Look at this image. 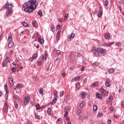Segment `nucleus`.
Returning a JSON list of instances; mask_svg holds the SVG:
<instances>
[{"instance_id":"obj_16","label":"nucleus","mask_w":124,"mask_h":124,"mask_svg":"<svg viewBox=\"0 0 124 124\" xmlns=\"http://www.w3.org/2000/svg\"><path fill=\"white\" fill-rule=\"evenodd\" d=\"M99 51L101 54H104V53H106V49L103 48L99 49Z\"/></svg>"},{"instance_id":"obj_5","label":"nucleus","mask_w":124,"mask_h":124,"mask_svg":"<svg viewBox=\"0 0 124 124\" xmlns=\"http://www.w3.org/2000/svg\"><path fill=\"white\" fill-rule=\"evenodd\" d=\"M100 93H102L103 96H106L107 93L106 92H105V90L103 89V88H100Z\"/></svg>"},{"instance_id":"obj_43","label":"nucleus","mask_w":124,"mask_h":124,"mask_svg":"<svg viewBox=\"0 0 124 124\" xmlns=\"http://www.w3.org/2000/svg\"><path fill=\"white\" fill-rule=\"evenodd\" d=\"M62 77H63V78L65 77V74L64 73V72L62 71Z\"/></svg>"},{"instance_id":"obj_10","label":"nucleus","mask_w":124,"mask_h":124,"mask_svg":"<svg viewBox=\"0 0 124 124\" xmlns=\"http://www.w3.org/2000/svg\"><path fill=\"white\" fill-rule=\"evenodd\" d=\"M5 107L4 108V112L5 113H7V112H8V106H7V103H5Z\"/></svg>"},{"instance_id":"obj_54","label":"nucleus","mask_w":124,"mask_h":124,"mask_svg":"<svg viewBox=\"0 0 124 124\" xmlns=\"http://www.w3.org/2000/svg\"><path fill=\"white\" fill-rule=\"evenodd\" d=\"M67 115H68V112L66 111L65 113L64 114V116L66 117V116H67Z\"/></svg>"},{"instance_id":"obj_50","label":"nucleus","mask_w":124,"mask_h":124,"mask_svg":"<svg viewBox=\"0 0 124 124\" xmlns=\"http://www.w3.org/2000/svg\"><path fill=\"white\" fill-rule=\"evenodd\" d=\"M106 87H107L108 88H109L110 87V86H111V85H110V83H107L105 84Z\"/></svg>"},{"instance_id":"obj_19","label":"nucleus","mask_w":124,"mask_h":124,"mask_svg":"<svg viewBox=\"0 0 124 124\" xmlns=\"http://www.w3.org/2000/svg\"><path fill=\"white\" fill-rule=\"evenodd\" d=\"M113 44H114V42H111V43H106L105 45L106 47H109V46H111V45H113Z\"/></svg>"},{"instance_id":"obj_47","label":"nucleus","mask_w":124,"mask_h":124,"mask_svg":"<svg viewBox=\"0 0 124 124\" xmlns=\"http://www.w3.org/2000/svg\"><path fill=\"white\" fill-rule=\"evenodd\" d=\"M7 88H8L7 85H6L4 86V90H5L6 93V92H7Z\"/></svg>"},{"instance_id":"obj_3","label":"nucleus","mask_w":124,"mask_h":124,"mask_svg":"<svg viewBox=\"0 0 124 124\" xmlns=\"http://www.w3.org/2000/svg\"><path fill=\"white\" fill-rule=\"evenodd\" d=\"M3 7L6 9H9V8H11V7H12V4H8V1H7V3L4 5Z\"/></svg>"},{"instance_id":"obj_23","label":"nucleus","mask_w":124,"mask_h":124,"mask_svg":"<svg viewBox=\"0 0 124 124\" xmlns=\"http://www.w3.org/2000/svg\"><path fill=\"white\" fill-rule=\"evenodd\" d=\"M11 13H12V10H8L6 12V15L8 16L9 14H11Z\"/></svg>"},{"instance_id":"obj_61","label":"nucleus","mask_w":124,"mask_h":124,"mask_svg":"<svg viewBox=\"0 0 124 124\" xmlns=\"http://www.w3.org/2000/svg\"><path fill=\"white\" fill-rule=\"evenodd\" d=\"M108 124H111V120L108 119Z\"/></svg>"},{"instance_id":"obj_64","label":"nucleus","mask_w":124,"mask_h":124,"mask_svg":"<svg viewBox=\"0 0 124 124\" xmlns=\"http://www.w3.org/2000/svg\"><path fill=\"white\" fill-rule=\"evenodd\" d=\"M81 77H77L76 78V80H79V79H80V78Z\"/></svg>"},{"instance_id":"obj_7","label":"nucleus","mask_w":124,"mask_h":124,"mask_svg":"<svg viewBox=\"0 0 124 124\" xmlns=\"http://www.w3.org/2000/svg\"><path fill=\"white\" fill-rule=\"evenodd\" d=\"M38 56V55H37V54H34L32 55V57L29 59V60L30 61H33V60H35V59H36V58H37Z\"/></svg>"},{"instance_id":"obj_56","label":"nucleus","mask_w":124,"mask_h":124,"mask_svg":"<svg viewBox=\"0 0 124 124\" xmlns=\"http://www.w3.org/2000/svg\"><path fill=\"white\" fill-rule=\"evenodd\" d=\"M110 82V80H109L108 79H107L106 80V82L105 84H107V83H109V82Z\"/></svg>"},{"instance_id":"obj_29","label":"nucleus","mask_w":124,"mask_h":124,"mask_svg":"<svg viewBox=\"0 0 124 124\" xmlns=\"http://www.w3.org/2000/svg\"><path fill=\"white\" fill-rule=\"evenodd\" d=\"M39 92L40 94H43L44 92H43V89L42 88H41L39 90Z\"/></svg>"},{"instance_id":"obj_34","label":"nucleus","mask_w":124,"mask_h":124,"mask_svg":"<svg viewBox=\"0 0 124 124\" xmlns=\"http://www.w3.org/2000/svg\"><path fill=\"white\" fill-rule=\"evenodd\" d=\"M76 88L78 89V90H79V89H80V83L79 82H78L77 83Z\"/></svg>"},{"instance_id":"obj_63","label":"nucleus","mask_w":124,"mask_h":124,"mask_svg":"<svg viewBox=\"0 0 124 124\" xmlns=\"http://www.w3.org/2000/svg\"><path fill=\"white\" fill-rule=\"evenodd\" d=\"M114 118H115V119H119V116L118 115H115L114 116Z\"/></svg>"},{"instance_id":"obj_62","label":"nucleus","mask_w":124,"mask_h":124,"mask_svg":"<svg viewBox=\"0 0 124 124\" xmlns=\"http://www.w3.org/2000/svg\"><path fill=\"white\" fill-rule=\"evenodd\" d=\"M84 69H85V68H84V66H82L80 70H81V71H83L84 70Z\"/></svg>"},{"instance_id":"obj_8","label":"nucleus","mask_w":124,"mask_h":124,"mask_svg":"<svg viewBox=\"0 0 124 124\" xmlns=\"http://www.w3.org/2000/svg\"><path fill=\"white\" fill-rule=\"evenodd\" d=\"M9 82L11 86H12V85H13V78H12V77H9Z\"/></svg>"},{"instance_id":"obj_17","label":"nucleus","mask_w":124,"mask_h":124,"mask_svg":"<svg viewBox=\"0 0 124 124\" xmlns=\"http://www.w3.org/2000/svg\"><path fill=\"white\" fill-rule=\"evenodd\" d=\"M75 34L73 33H71L70 35L68 36L69 39H71V38H74Z\"/></svg>"},{"instance_id":"obj_26","label":"nucleus","mask_w":124,"mask_h":124,"mask_svg":"<svg viewBox=\"0 0 124 124\" xmlns=\"http://www.w3.org/2000/svg\"><path fill=\"white\" fill-rule=\"evenodd\" d=\"M50 29L53 32L55 31V26L54 25H51V26H50Z\"/></svg>"},{"instance_id":"obj_18","label":"nucleus","mask_w":124,"mask_h":124,"mask_svg":"<svg viewBox=\"0 0 124 124\" xmlns=\"http://www.w3.org/2000/svg\"><path fill=\"white\" fill-rule=\"evenodd\" d=\"M108 4H109V1L108 0H106L104 3V6L105 7H107V6H108Z\"/></svg>"},{"instance_id":"obj_1","label":"nucleus","mask_w":124,"mask_h":124,"mask_svg":"<svg viewBox=\"0 0 124 124\" xmlns=\"http://www.w3.org/2000/svg\"><path fill=\"white\" fill-rule=\"evenodd\" d=\"M37 3L36 0H30L26 3L23 4V7L24 8L25 12L27 13H32L33 10L37 7Z\"/></svg>"},{"instance_id":"obj_58","label":"nucleus","mask_w":124,"mask_h":124,"mask_svg":"<svg viewBox=\"0 0 124 124\" xmlns=\"http://www.w3.org/2000/svg\"><path fill=\"white\" fill-rule=\"evenodd\" d=\"M83 119V117L81 116H78V120H82Z\"/></svg>"},{"instance_id":"obj_46","label":"nucleus","mask_w":124,"mask_h":124,"mask_svg":"<svg viewBox=\"0 0 124 124\" xmlns=\"http://www.w3.org/2000/svg\"><path fill=\"white\" fill-rule=\"evenodd\" d=\"M102 113H99L97 115V117H98V118H100V117H102Z\"/></svg>"},{"instance_id":"obj_53","label":"nucleus","mask_w":124,"mask_h":124,"mask_svg":"<svg viewBox=\"0 0 124 124\" xmlns=\"http://www.w3.org/2000/svg\"><path fill=\"white\" fill-rule=\"evenodd\" d=\"M117 46H118V47H121V46H122V44H121V43H118V44H117Z\"/></svg>"},{"instance_id":"obj_27","label":"nucleus","mask_w":124,"mask_h":124,"mask_svg":"<svg viewBox=\"0 0 124 124\" xmlns=\"http://www.w3.org/2000/svg\"><path fill=\"white\" fill-rule=\"evenodd\" d=\"M16 88L17 89H21L22 88V85L20 84H17Z\"/></svg>"},{"instance_id":"obj_52","label":"nucleus","mask_w":124,"mask_h":124,"mask_svg":"<svg viewBox=\"0 0 124 124\" xmlns=\"http://www.w3.org/2000/svg\"><path fill=\"white\" fill-rule=\"evenodd\" d=\"M14 53V52H13V50L11 49L10 50V55H13V53Z\"/></svg>"},{"instance_id":"obj_45","label":"nucleus","mask_w":124,"mask_h":124,"mask_svg":"<svg viewBox=\"0 0 124 124\" xmlns=\"http://www.w3.org/2000/svg\"><path fill=\"white\" fill-rule=\"evenodd\" d=\"M56 54L57 55H60V54H61V51L60 50H57L56 51Z\"/></svg>"},{"instance_id":"obj_37","label":"nucleus","mask_w":124,"mask_h":124,"mask_svg":"<svg viewBox=\"0 0 124 124\" xmlns=\"http://www.w3.org/2000/svg\"><path fill=\"white\" fill-rule=\"evenodd\" d=\"M14 104L15 106V108H16V109H17L18 106V103H17V102H14Z\"/></svg>"},{"instance_id":"obj_39","label":"nucleus","mask_w":124,"mask_h":124,"mask_svg":"<svg viewBox=\"0 0 124 124\" xmlns=\"http://www.w3.org/2000/svg\"><path fill=\"white\" fill-rule=\"evenodd\" d=\"M114 72V70L113 68H110L108 70V73H113Z\"/></svg>"},{"instance_id":"obj_12","label":"nucleus","mask_w":124,"mask_h":124,"mask_svg":"<svg viewBox=\"0 0 124 124\" xmlns=\"http://www.w3.org/2000/svg\"><path fill=\"white\" fill-rule=\"evenodd\" d=\"M13 45H14V43H13V42H12V41L9 42V44L8 45V47L9 48H11V47L13 46Z\"/></svg>"},{"instance_id":"obj_2","label":"nucleus","mask_w":124,"mask_h":124,"mask_svg":"<svg viewBox=\"0 0 124 124\" xmlns=\"http://www.w3.org/2000/svg\"><path fill=\"white\" fill-rule=\"evenodd\" d=\"M92 51L93 52V55L95 57H98L99 56V48H92Z\"/></svg>"},{"instance_id":"obj_25","label":"nucleus","mask_w":124,"mask_h":124,"mask_svg":"<svg viewBox=\"0 0 124 124\" xmlns=\"http://www.w3.org/2000/svg\"><path fill=\"white\" fill-rule=\"evenodd\" d=\"M93 111H94V112H96V111H97V105H95L93 107Z\"/></svg>"},{"instance_id":"obj_49","label":"nucleus","mask_w":124,"mask_h":124,"mask_svg":"<svg viewBox=\"0 0 124 124\" xmlns=\"http://www.w3.org/2000/svg\"><path fill=\"white\" fill-rule=\"evenodd\" d=\"M32 25H33V26L34 27V28H35V21H33L32 22Z\"/></svg>"},{"instance_id":"obj_24","label":"nucleus","mask_w":124,"mask_h":124,"mask_svg":"<svg viewBox=\"0 0 124 124\" xmlns=\"http://www.w3.org/2000/svg\"><path fill=\"white\" fill-rule=\"evenodd\" d=\"M79 96H80V97H82V98H85V97L86 96V93H82L80 94Z\"/></svg>"},{"instance_id":"obj_32","label":"nucleus","mask_w":124,"mask_h":124,"mask_svg":"<svg viewBox=\"0 0 124 124\" xmlns=\"http://www.w3.org/2000/svg\"><path fill=\"white\" fill-rule=\"evenodd\" d=\"M98 16L99 18H100L102 16V12L101 11H99L98 14Z\"/></svg>"},{"instance_id":"obj_42","label":"nucleus","mask_w":124,"mask_h":124,"mask_svg":"<svg viewBox=\"0 0 124 124\" xmlns=\"http://www.w3.org/2000/svg\"><path fill=\"white\" fill-rule=\"evenodd\" d=\"M5 61L7 62H9V61H10L9 57H6V58L5 59Z\"/></svg>"},{"instance_id":"obj_30","label":"nucleus","mask_w":124,"mask_h":124,"mask_svg":"<svg viewBox=\"0 0 124 124\" xmlns=\"http://www.w3.org/2000/svg\"><path fill=\"white\" fill-rule=\"evenodd\" d=\"M68 19V14H66L64 18V21H66Z\"/></svg>"},{"instance_id":"obj_59","label":"nucleus","mask_w":124,"mask_h":124,"mask_svg":"<svg viewBox=\"0 0 124 124\" xmlns=\"http://www.w3.org/2000/svg\"><path fill=\"white\" fill-rule=\"evenodd\" d=\"M41 64H42V62H38V65H41Z\"/></svg>"},{"instance_id":"obj_55","label":"nucleus","mask_w":124,"mask_h":124,"mask_svg":"<svg viewBox=\"0 0 124 124\" xmlns=\"http://www.w3.org/2000/svg\"><path fill=\"white\" fill-rule=\"evenodd\" d=\"M60 29H61V25H58L57 26V30H60Z\"/></svg>"},{"instance_id":"obj_15","label":"nucleus","mask_w":124,"mask_h":124,"mask_svg":"<svg viewBox=\"0 0 124 124\" xmlns=\"http://www.w3.org/2000/svg\"><path fill=\"white\" fill-rule=\"evenodd\" d=\"M39 42H40V44H43L44 43V39H42L41 37L38 38Z\"/></svg>"},{"instance_id":"obj_31","label":"nucleus","mask_w":124,"mask_h":124,"mask_svg":"<svg viewBox=\"0 0 124 124\" xmlns=\"http://www.w3.org/2000/svg\"><path fill=\"white\" fill-rule=\"evenodd\" d=\"M13 97L16 100H18L19 99V96H18L17 95H14Z\"/></svg>"},{"instance_id":"obj_60","label":"nucleus","mask_w":124,"mask_h":124,"mask_svg":"<svg viewBox=\"0 0 124 124\" xmlns=\"http://www.w3.org/2000/svg\"><path fill=\"white\" fill-rule=\"evenodd\" d=\"M40 106V105H39V104H37L35 105L36 108H39Z\"/></svg>"},{"instance_id":"obj_4","label":"nucleus","mask_w":124,"mask_h":124,"mask_svg":"<svg viewBox=\"0 0 124 124\" xmlns=\"http://www.w3.org/2000/svg\"><path fill=\"white\" fill-rule=\"evenodd\" d=\"M30 100H31V99L29 97H24V105H27V104H29Z\"/></svg>"},{"instance_id":"obj_13","label":"nucleus","mask_w":124,"mask_h":124,"mask_svg":"<svg viewBox=\"0 0 124 124\" xmlns=\"http://www.w3.org/2000/svg\"><path fill=\"white\" fill-rule=\"evenodd\" d=\"M94 86V87H98L99 86V81H95L93 83V85H92V87Z\"/></svg>"},{"instance_id":"obj_22","label":"nucleus","mask_w":124,"mask_h":124,"mask_svg":"<svg viewBox=\"0 0 124 124\" xmlns=\"http://www.w3.org/2000/svg\"><path fill=\"white\" fill-rule=\"evenodd\" d=\"M37 15L40 16V17H42L43 16V14H42V11L41 10H39L37 12Z\"/></svg>"},{"instance_id":"obj_57","label":"nucleus","mask_w":124,"mask_h":124,"mask_svg":"<svg viewBox=\"0 0 124 124\" xmlns=\"http://www.w3.org/2000/svg\"><path fill=\"white\" fill-rule=\"evenodd\" d=\"M3 36V33H1L0 34V39H1V37Z\"/></svg>"},{"instance_id":"obj_35","label":"nucleus","mask_w":124,"mask_h":124,"mask_svg":"<svg viewBox=\"0 0 124 124\" xmlns=\"http://www.w3.org/2000/svg\"><path fill=\"white\" fill-rule=\"evenodd\" d=\"M112 100H113V96H109L108 98V101L109 102H111Z\"/></svg>"},{"instance_id":"obj_21","label":"nucleus","mask_w":124,"mask_h":124,"mask_svg":"<svg viewBox=\"0 0 124 124\" xmlns=\"http://www.w3.org/2000/svg\"><path fill=\"white\" fill-rule=\"evenodd\" d=\"M86 105V102H82L80 104V108H84V107Z\"/></svg>"},{"instance_id":"obj_14","label":"nucleus","mask_w":124,"mask_h":124,"mask_svg":"<svg viewBox=\"0 0 124 124\" xmlns=\"http://www.w3.org/2000/svg\"><path fill=\"white\" fill-rule=\"evenodd\" d=\"M60 34H61V31H59L57 32V41H59V40H60Z\"/></svg>"},{"instance_id":"obj_38","label":"nucleus","mask_w":124,"mask_h":124,"mask_svg":"<svg viewBox=\"0 0 124 124\" xmlns=\"http://www.w3.org/2000/svg\"><path fill=\"white\" fill-rule=\"evenodd\" d=\"M35 117L36 118L37 120H40V118H39V116H38V115L37 114V113H35Z\"/></svg>"},{"instance_id":"obj_6","label":"nucleus","mask_w":124,"mask_h":124,"mask_svg":"<svg viewBox=\"0 0 124 124\" xmlns=\"http://www.w3.org/2000/svg\"><path fill=\"white\" fill-rule=\"evenodd\" d=\"M44 53H45V56H42V60H44L45 59V61H46L47 60V58H48V53H47V51L45 50Z\"/></svg>"},{"instance_id":"obj_51","label":"nucleus","mask_w":124,"mask_h":124,"mask_svg":"<svg viewBox=\"0 0 124 124\" xmlns=\"http://www.w3.org/2000/svg\"><path fill=\"white\" fill-rule=\"evenodd\" d=\"M12 70L13 71V72H15V71L16 70V68H15V67H14L12 68Z\"/></svg>"},{"instance_id":"obj_44","label":"nucleus","mask_w":124,"mask_h":124,"mask_svg":"<svg viewBox=\"0 0 124 124\" xmlns=\"http://www.w3.org/2000/svg\"><path fill=\"white\" fill-rule=\"evenodd\" d=\"M81 112H82L81 109H78L77 111V115H80V114H81Z\"/></svg>"},{"instance_id":"obj_41","label":"nucleus","mask_w":124,"mask_h":124,"mask_svg":"<svg viewBox=\"0 0 124 124\" xmlns=\"http://www.w3.org/2000/svg\"><path fill=\"white\" fill-rule=\"evenodd\" d=\"M92 66H93V67H95V66H97V62H95L92 64Z\"/></svg>"},{"instance_id":"obj_40","label":"nucleus","mask_w":124,"mask_h":124,"mask_svg":"<svg viewBox=\"0 0 124 124\" xmlns=\"http://www.w3.org/2000/svg\"><path fill=\"white\" fill-rule=\"evenodd\" d=\"M8 40L9 42L12 41V36H9L8 38Z\"/></svg>"},{"instance_id":"obj_28","label":"nucleus","mask_w":124,"mask_h":124,"mask_svg":"<svg viewBox=\"0 0 124 124\" xmlns=\"http://www.w3.org/2000/svg\"><path fill=\"white\" fill-rule=\"evenodd\" d=\"M22 26L24 28H27V27H28V26H29V25L28 24H27V23H26V22H22Z\"/></svg>"},{"instance_id":"obj_36","label":"nucleus","mask_w":124,"mask_h":124,"mask_svg":"<svg viewBox=\"0 0 124 124\" xmlns=\"http://www.w3.org/2000/svg\"><path fill=\"white\" fill-rule=\"evenodd\" d=\"M51 108H49L47 109V114H48V115H51L52 114V113L51 112Z\"/></svg>"},{"instance_id":"obj_48","label":"nucleus","mask_w":124,"mask_h":124,"mask_svg":"<svg viewBox=\"0 0 124 124\" xmlns=\"http://www.w3.org/2000/svg\"><path fill=\"white\" fill-rule=\"evenodd\" d=\"M2 66H3V67H5V66H6V63H5V62H3Z\"/></svg>"},{"instance_id":"obj_9","label":"nucleus","mask_w":124,"mask_h":124,"mask_svg":"<svg viewBox=\"0 0 124 124\" xmlns=\"http://www.w3.org/2000/svg\"><path fill=\"white\" fill-rule=\"evenodd\" d=\"M57 100H58V98L54 97L52 101V103H51L52 105H54V104H56V103H57Z\"/></svg>"},{"instance_id":"obj_33","label":"nucleus","mask_w":124,"mask_h":124,"mask_svg":"<svg viewBox=\"0 0 124 124\" xmlns=\"http://www.w3.org/2000/svg\"><path fill=\"white\" fill-rule=\"evenodd\" d=\"M8 99V92L6 91L5 93V100H7Z\"/></svg>"},{"instance_id":"obj_20","label":"nucleus","mask_w":124,"mask_h":124,"mask_svg":"<svg viewBox=\"0 0 124 124\" xmlns=\"http://www.w3.org/2000/svg\"><path fill=\"white\" fill-rule=\"evenodd\" d=\"M105 37L106 39H109L110 38V34L109 33H107L105 35Z\"/></svg>"},{"instance_id":"obj_11","label":"nucleus","mask_w":124,"mask_h":124,"mask_svg":"<svg viewBox=\"0 0 124 124\" xmlns=\"http://www.w3.org/2000/svg\"><path fill=\"white\" fill-rule=\"evenodd\" d=\"M96 97L98 98L99 99H102V95L100 94V93H97L96 94Z\"/></svg>"}]
</instances>
